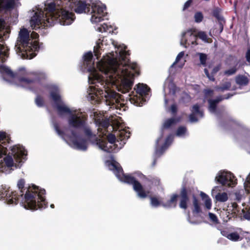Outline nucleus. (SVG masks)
<instances>
[{"instance_id": "f257e3e1", "label": "nucleus", "mask_w": 250, "mask_h": 250, "mask_svg": "<svg viewBox=\"0 0 250 250\" xmlns=\"http://www.w3.org/2000/svg\"><path fill=\"white\" fill-rule=\"evenodd\" d=\"M25 184L24 179H20L17 184L20 190L19 194L21 197L20 204L26 209L37 210L46 208L47 202L44 196L45 190L34 184L25 188Z\"/></svg>"}, {"instance_id": "f03ea898", "label": "nucleus", "mask_w": 250, "mask_h": 250, "mask_svg": "<svg viewBox=\"0 0 250 250\" xmlns=\"http://www.w3.org/2000/svg\"><path fill=\"white\" fill-rule=\"evenodd\" d=\"M189 187L186 185H183L180 189L179 193L173 194L171 195L170 198L166 204H163L165 208H176L177 204L178 199L179 200V207L180 208L186 210L188 208V203L189 201L190 197L193 198V204L194 209L193 212L199 213L201 212V209L194 193Z\"/></svg>"}, {"instance_id": "7ed1b4c3", "label": "nucleus", "mask_w": 250, "mask_h": 250, "mask_svg": "<svg viewBox=\"0 0 250 250\" xmlns=\"http://www.w3.org/2000/svg\"><path fill=\"white\" fill-rule=\"evenodd\" d=\"M63 5L57 4L55 2H51L45 7L47 13L44 15V12L41 11L35 12L30 20L31 26L33 29L37 30L40 28V26L44 27H50L54 25L57 11L60 9Z\"/></svg>"}, {"instance_id": "20e7f679", "label": "nucleus", "mask_w": 250, "mask_h": 250, "mask_svg": "<svg viewBox=\"0 0 250 250\" xmlns=\"http://www.w3.org/2000/svg\"><path fill=\"white\" fill-rule=\"evenodd\" d=\"M111 166L117 177L121 181L132 185L133 189L137 193L140 198L144 199L147 197L150 191L146 190L142 184L134 177L125 174L119 163L116 162H112Z\"/></svg>"}, {"instance_id": "39448f33", "label": "nucleus", "mask_w": 250, "mask_h": 250, "mask_svg": "<svg viewBox=\"0 0 250 250\" xmlns=\"http://www.w3.org/2000/svg\"><path fill=\"white\" fill-rule=\"evenodd\" d=\"M120 70L117 65H110L106 68L104 72L106 74L111 73L114 75L120 76L123 77L122 81V86L125 90L124 92H127L132 88L133 84L134 74L131 70L128 68H123L121 70V74H119Z\"/></svg>"}, {"instance_id": "423d86ee", "label": "nucleus", "mask_w": 250, "mask_h": 250, "mask_svg": "<svg viewBox=\"0 0 250 250\" xmlns=\"http://www.w3.org/2000/svg\"><path fill=\"white\" fill-rule=\"evenodd\" d=\"M56 14L55 23L58 21L63 25L71 24L75 19L73 13L64 9L62 6L57 11Z\"/></svg>"}, {"instance_id": "0eeeda50", "label": "nucleus", "mask_w": 250, "mask_h": 250, "mask_svg": "<svg viewBox=\"0 0 250 250\" xmlns=\"http://www.w3.org/2000/svg\"><path fill=\"white\" fill-rule=\"evenodd\" d=\"M2 189L0 191V198L5 200L9 204H20L21 197L16 191H11L9 188H6V186H2Z\"/></svg>"}, {"instance_id": "6e6552de", "label": "nucleus", "mask_w": 250, "mask_h": 250, "mask_svg": "<svg viewBox=\"0 0 250 250\" xmlns=\"http://www.w3.org/2000/svg\"><path fill=\"white\" fill-rule=\"evenodd\" d=\"M30 41V33L28 30L25 28L21 29L15 45L17 51L19 52L22 53L24 48H26V46H27L28 44H29V42Z\"/></svg>"}, {"instance_id": "1a4fd4ad", "label": "nucleus", "mask_w": 250, "mask_h": 250, "mask_svg": "<svg viewBox=\"0 0 250 250\" xmlns=\"http://www.w3.org/2000/svg\"><path fill=\"white\" fill-rule=\"evenodd\" d=\"M51 98L54 101L56 108L59 116H62L65 114L71 115L72 112L70 109L65 105L62 102L61 97L56 91H52L50 93Z\"/></svg>"}, {"instance_id": "9d476101", "label": "nucleus", "mask_w": 250, "mask_h": 250, "mask_svg": "<svg viewBox=\"0 0 250 250\" xmlns=\"http://www.w3.org/2000/svg\"><path fill=\"white\" fill-rule=\"evenodd\" d=\"M215 179L217 183L227 187H233L237 184V179L230 172H221Z\"/></svg>"}, {"instance_id": "9b49d317", "label": "nucleus", "mask_w": 250, "mask_h": 250, "mask_svg": "<svg viewBox=\"0 0 250 250\" xmlns=\"http://www.w3.org/2000/svg\"><path fill=\"white\" fill-rule=\"evenodd\" d=\"M32 78L21 77L19 80L21 83H23L26 84L31 83H40L42 81L45 80L47 78L46 74L42 71H37L31 73Z\"/></svg>"}, {"instance_id": "f8f14e48", "label": "nucleus", "mask_w": 250, "mask_h": 250, "mask_svg": "<svg viewBox=\"0 0 250 250\" xmlns=\"http://www.w3.org/2000/svg\"><path fill=\"white\" fill-rule=\"evenodd\" d=\"M90 6L92 9L91 13H93L91 19L92 22L97 23L104 20V17L105 13L104 12L106 10L105 7L96 3H92Z\"/></svg>"}, {"instance_id": "ddd939ff", "label": "nucleus", "mask_w": 250, "mask_h": 250, "mask_svg": "<svg viewBox=\"0 0 250 250\" xmlns=\"http://www.w3.org/2000/svg\"><path fill=\"white\" fill-rule=\"evenodd\" d=\"M72 9L77 14L88 13L90 11V4L86 3V0H68Z\"/></svg>"}, {"instance_id": "4468645a", "label": "nucleus", "mask_w": 250, "mask_h": 250, "mask_svg": "<svg viewBox=\"0 0 250 250\" xmlns=\"http://www.w3.org/2000/svg\"><path fill=\"white\" fill-rule=\"evenodd\" d=\"M86 117L83 116H78L71 114L68 118V122L69 126L75 128H81L85 127Z\"/></svg>"}, {"instance_id": "2eb2a0df", "label": "nucleus", "mask_w": 250, "mask_h": 250, "mask_svg": "<svg viewBox=\"0 0 250 250\" xmlns=\"http://www.w3.org/2000/svg\"><path fill=\"white\" fill-rule=\"evenodd\" d=\"M39 49V42L38 41H31L29 42V44L26 48H24L21 53L22 57L24 59H31L36 56L35 53L33 51H38Z\"/></svg>"}, {"instance_id": "dca6fc26", "label": "nucleus", "mask_w": 250, "mask_h": 250, "mask_svg": "<svg viewBox=\"0 0 250 250\" xmlns=\"http://www.w3.org/2000/svg\"><path fill=\"white\" fill-rule=\"evenodd\" d=\"M195 32L196 30L195 29H189L186 32L183 33V39L181 42V44L186 47L187 45H189L190 44H198L196 42L197 36L195 34Z\"/></svg>"}, {"instance_id": "f3484780", "label": "nucleus", "mask_w": 250, "mask_h": 250, "mask_svg": "<svg viewBox=\"0 0 250 250\" xmlns=\"http://www.w3.org/2000/svg\"><path fill=\"white\" fill-rule=\"evenodd\" d=\"M69 139L73 145L76 148L83 150L87 149L86 141L84 139H78V135L73 129L71 130V135Z\"/></svg>"}, {"instance_id": "a211bd4d", "label": "nucleus", "mask_w": 250, "mask_h": 250, "mask_svg": "<svg viewBox=\"0 0 250 250\" xmlns=\"http://www.w3.org/2000/svg\"><path fill=\"white\" fill-rule=\"evenodd\" d=\"M11 152L15 161L18 163L22 162L27 155V152L22 146H14L11 149Z\"/></svg>"}, {"instance_id": "6ab92c4d", "label": "nucleus", "mask_w": 250, "mask_h": 250, "mask_svg": "<svg viewBox=\"0 0 250 250\" xmlns=\"http://www.w3.org/2000/svg\"><path fill=\"white\" fill-rule=\"evenodd\" d=\"M122 95L115 91H112L108 94V97H106V103L108 104L113 106L118 105L119 103L121 100Z\"/></svg>"}, {"instance_id": "aec40b11", "label": "nucleus", "mask_w": 250, "mask_h": 250, "mask_svg": "<svg viewBox=\"0 0 250 250\" xmlns=\"http://www.w3.org/2000/svg\"><path fill=\"white\" fill-rule=\"evenodd\" d=\"M190 110L191 113L189 115V118L191 122H195L198 121L196 115L200 118H202L204 116V112L200 109V107L198 104L193 105Z\"/></svg>"}, {"instance_id": "412c9836", "label": "nucleus", "mask_w": 250, "mask_h": 250, "mask_svg": "<svg viewBox=\"0 0 250 250\" xmlns=\"http://www.w3.org/2000/svg\"><path fill=\"white\" fill-rule=\"evenodd\" d=\"M15 5V0H0V12L13 9Z\"/></svg>"}, {"instance_id": "4be33fe9", "label": "nucleus", "mask_w": 250, "mask_h": 250, "mask_svg": "<svg viewBox=\"0 0 250 250\" xmlns=\"http://www.w3.org/2000/svg\"><path fill=\"white\" fill-rule=\"evenodd\" d=\"M0 72L3 79L5 81H8L6 76H7L9 78L13 79L16 77L17 76L16 74L14 73L9 67L4 65H1L0 67Z\"/></svg>"}, {"instance_id": "5701e85b", "label": "nucleus", "mask_w": 250, "mask_h": 250, "mask_svg": "<svg viewBox=\"0 0 250 250\" xmlns=\"http://www.w3.org/2000/svg\"><path fill=\"white\" fill-rule=\"evenodd\" d=\"M134 90L140 97H142L147 94V92L150 90V88L146 84L138 83L136 85Z\"/></svg>"}, {"instance_id": "b1692460", "label": "nucleus", "mask_w": 250, "mask_h": 250, "mask_svg": "<svg viewBox=\"0 0 250 250\" xmlns=\"http://www.w3.org/2000/svg\"><path fill=\"white\" fill-rule=\"evenodd\" d=\"M92 58L93 54L91 51L86 53L83 56L84 64L86 65L87 67H88L89 65H90L89 68H88L89 71H91L92 69H95L94 62L91 63Z\"/></svg>"}, {"instance_id": "393cba45", "label": "nucleus", "mask_w": 250, "mask_h": 250, "mask_svg": "<svg viewBox=\"0 0 250 250\" xmlns=\"http://www.w3.org/2000/svg\"><path fill=\"white\" fill-rule=\"evenodd\" d=\"M178 120L175 118H168L165 121L162 126V133L165 129H169L173 125L176 124Z\"/></svg>"}, {"instance_id": "a878e982", "label": "nucleus", "mask_w": 250, "mask_h": 250, "mask_svg": "<svg viewBox=\"0 0 250 250\" xmlns=\"http://www.w3.org/2000/svg\"><path fill=\"white\" fill-rule=\"evenodd\" d=\"M164 137V134L161 133L160 136L157 139L156 142V153L157 155H162L165 150L167 148V146H166L163 145L161 147H159V145L160 142L162 141Z\"/></svg>"}, {"instance_id": "bb28decb", "label": "nucleus", "mask_w": 250, "mask_h": 250, "mask_svg": "<svg viewBox=\"0 0 250 250\" xmlns=\"http://www.w3.org/2000/svg\"><path fill=\"white\" fill-rule=\"evenodd\" d=\"M235 82L240 86H246L248 84L249 81L248 78L242 75H239L235 78Z\"/></svg>"}, {"instance_id": "cd10ccee", "label": "nucleus", "mask_w": 250, "mask_h": 250, "mask_svg": "<svg viewBox=\"0 0 250 250\" xmlns=\"http://www.w3.org/2000/svg\"><path fill=\"white\" fill-rule=\"evenodd\" d=\"M215 200L219 202H225L228 200V195L226 192H218L215 197Z\"/></svg>"}, {"instance_id": "c85d7f7f", "label": "nucleus", "mask_w": 250, "mask_h": 250, "mask_svg": "<svg viewBox=\"0 0 250 250\" xmlns=\"http://www.w3.org/2000/svg\"><path fill=\"white\" fill-rule=\"evenodd\" d=\"M208 110L212 113H215L217 110L218 104L213 100L211 99H208Z\"/></svg>"}, {"instance_id": "c756f323", "label": "nucleus", "mask_w": 250, "mask_h": 250, "mask_svg": "<svg viewBox=\"0 0 250 250\" xmlns=\"http://www.w3.org/2000/svg\"><path fill=\"white\" fill-rule=\"evenodd\" d=\"M231 84L229 82H227L222 84L221 86L216 87L217 90L224 92L225 90H229L231 88Z\"/></svg>"}, {"instance_id": "7c9ffc66", "label": "nucleus", "mask_w": 250, "mask_h": 250, "mask_svg": "<svg viewBox=\"0 0 250 250\" xmlns=\"http://www.w3.org/2000/svg\"><path fill=\"white\" fill-rule=\"evenodd\" d=\"M201 196L203 199H205V206L207 208L209 209L211 207V199L209 198L208 196L205 193L202 192Z\"/></svg>"}, {"instance_id": "2f4dec72", "label": "nucleus", "mask_w": 250, "mask_h": 250, "mask_svg": "<svg viewBox=\"0 0 250 250\" xmlns=\"http://www.w3.org/2000/svg\"><path fill=\"white\" fill-rule=\"evenodd\" d=\"M53 126L57 133L62 138H63L65 136V133L60 129L59 123L56 122H54L53 123Z\"/></svg>"}, {"instance_id": "473e14b6", "label": "nucleus", "mask_w": 250, "mask_h": 250, "mask_svg": "<svg viewBox=\"0 0 250 250\" xmlns=\"http://www.w3.org/2000/svg\"><path fill=\"white\" fill-rule=\"evenodd\" d=\"M3 160L6 166L7 167H10L13 166L14 161L12 156L8 155L4 158Z\"/></svg>"}, {"instance_id": "72a5a7b5", "label": "nucleus", "mask_w": 250, "mask_h": 250, "mask_svg": "<svg viewBox=\"0 0 250 250\" xmlns=\"http://www.w3.org/2000/svg\"><path fill=\"white\" fill-rule=\"evenodd\" d=\"M150 203L151 205L154 207H157L159 206L160 205L163 206L164 207H165L163 206V204H165V203H162L160 201L158 200V199L156 197H150ZM166 203H165L166 204Z\"/></svg>"}, {"instance_id": "f704fd0d", "label": "nucleus", "mask_w": 250, "mask_h": 250, "mask_svg": "<svg viewBox=\"0 0 250 250\" xmlns=\"http://www.w3.org/2000/svg\"><path fill=\"white\" fill-rule=\"evenodd\" d=\"M204 98L205 99H210L214 94V90L211 89H204L203 90Z\"/></svg>"}, {"instance_id": "c9c22d12", "label": "nucleus", "mask_w": 250, "mask_h": 250, "mask_svg": "<svg viewBox=\"0 0 250 250\" xmlns=\"http://www.w3.org/2000/svg\"><path fill=\"white\" fill-rule=\"evenodd\" d=\"M112 28V26L111 25H108L106 23H104L101 25L100 27L98 28V31L100 32H111V29Z\"/></svg>"}, {"instance_id": "e433bc0d", "label": "nucleus", "mask_w": 250, "mask_h": 250, "mask_svg": "<svg viewBox=\"0 0 250 250\" xmlns=\"http://www.w3.org/2000/svg\"><path fill=\"white\" fill-rule=\"evenodd\" d=\"M35 102L38 107H42L44 105V102L43 98L40 95H38L35 98Z\"/></svg>"}, {"instance_id": "4c0bfd02", "label": "nucleus", "mask_w": 250, "mask_h": 250, "mask_svg": "<svg viewBox=\"0 0 250 250\" xmlns=\"http://www.w3.org/2000/svg\"><path fill=\"white\" fill-rule=\"evenodd\" d=\"M98 145L100 148L102 150H104L105 151L110 152V150L109 147L107 146V143L106 141H100L99 143H98Z\"/></svg>"}, {"instance_id": "58836bf2", "label": "nucleus", "mask_w": 250, "mask_h": 250, "mask_svg": "<svg viewBox=\"0 0 250 250\" xmlns=\"http://www.w3.org/2000/svg\"><path fill=\"white\" fill-rule=\"evenodd\" d=\"M226 237L230 240L237 241L239 239L240 236L236 232H232L228 234Z\"/></svg>"}, {"instance_id": "ea45409f", "label": "nucleus", "mask_w": 250, "mask_h": 250, "mask_svg": "<svg viewBox=\"0 0 250 250\" xmlns=\"http://www.w3.org/2000/svg\"><path fill=\"white\" fill-rule=\"evenodd\" d=\"M217 20L218 23L219 29L220 30L219 33H221L223 30L224 25L226 23V21L223 17Z\"/></svg>"}, {"instance_id": "a19ab883", "label": "nucleus", "mask_w": 250, "mask_h": 250, "mask_svg": "<svg viewBox=\"0 0 250 250\" xmlns=\"http://www.w3.org/2000/svg\"><path fill=\"white\" fill-rule=\"evenodd\" d=\"M198 55H199V59L201 64L204 66H206V62L207 60V55L206 54L202 53H198Z\"/></svg>"}, {"instance_id": "79ce46f5", "label": "nucleus", "mask_w": 250, "mask_h": 250, "mask_svg": "<svg viewBox=\"0 0 250 250\" xmlns=\"http://www.w3.org/2000/svg\"><path fill=\"white\" fill-rule=\"evenodd\" d=\"M130 133L129 132H125V130H123L119 132L120 139L121 140L124 139H128L130 137Z\"/></svg>"}, {"instance_id": "37998d69", "label": "nucleus", "mask_w": 250, "mask_h": 250, "mask_svg": "<svg viewBox=\"0 0 250 250\" xmlns=\"http://www.w3.org/2000/svg\"><path fill=\"white\" fill-rule=\"evenodd\" d=\"M196 36H197V38H199L205 42H208V36L205 32H203V31H200L198 33V34L196 35Z\"/></svg>"}, {"instance_id": "c03bdc74", "label": "nucleus", "mask_w": 250, "mask_h": 250, "mask_svg": "<svg viewBox=\"0 0 250 250\" xmlns=\"http://www.w3.org/2000/svg\"><path fill=\"white\" fill-rule=\"evenodd\" d=\"M203 15L201 12H196L194 15L195 21L196 22H201L203 21Z\"/></svg>"}, {"instance_id": "a18cd8bd", "label": "nucleus", "mask_w": 250, "mask_h": 250, "mask_svg": "<svg viewBox=\"0 0 250 250\" xmlns=\"http://www.w3.org/2000/svg\"><path fill=\"white\" fill-rule=\"evenodd\" d=\"M242 212L244 217L247 220H250V208L246 207L243 208Z\"/></svg>"}, {"instance_id": "49530a36", "label": "nucleus", "mask_w": 250, "mask_h": 250, "mask_svg": "<svg viewBox=\"0 0 250 250\" xmlns=\"http://www.w3.org/2000/svg\"><path fill=\"white\" fill-rule=\"evenodd\" d=\"M187 131V128L185 126H180L178 128L176 131V135L177 136H182L184 135Z\"/></svg>"}, {"instance_id": "de8ad7c7", "label": "nucleus", "mask_w": 250, "mask_h": 250, "mask_svg": "<svg viewBox=\"0 0 250 250\" xmlns=\"http://www.w3.org/2000/svg\"><path fill=\"white\" fill-rule=\"evenodd\" d=\"M220 9L218 8H215L213 9L212 11V15L216 19H218L223 17L222 16L220 15Z\"/></svg>"}, {"instance_id": "09e8293b", "label": "nucleus", "mask_w": 250, "mask_h": 250, "mask_svg": "<svg viewBox=\"0 0 250 250\" xmlns=\"http://www.w3.org/2000/svg\"><path fill=\"white\" fill-rule=\"evenodd\" d=\"M244 187L246 190L250 192V173L247 177L246 180L244 183Z\"/></svg>"}, {"instance_id": "8fccbe9b", "label": "nucleus", "mask_w": 250, "mask_h": 250, "mask_svg": "<svg viewBox=\"0 0 250 250\" xmlns=\"http://www.w3.org/2000/svg\"><path fill=\"white\" fill-rule=\"evenodd\" d=\"M6 133L5 132H0V143L6 145V143L3 142L5 140H7Z\"/></svg>"}, {"instance_id": "3c124183", "label": "nucleus", "mask_w": 250, "mask_h": 250, "mask_svg": "<svg viewBox=\"0 0 250 250\" xmlns=\"http://www.w3.org/2000/svg\"><path fill=\"white\" fill-rule=\"evenodd\" d=\"M7 149L0 144V158L6 154Z\"/></svg>"}, {"instance_id": "603ef678", "label": "nucleus", "mask_w": 250, "mask_h": 250, "mask_svg": "<svg viewBox=\"0 0 250 250\" xmlns=\"http://www.w3.org/2000/svg\"><path fill=\"white\" fill-rule=\"evenodd\" d=\"M237 69L235 67H233L227 70L225 72V74L228 75H232L236 73Z\"/></svg>"}, {"instance_id": "864d4df0", "label": "nucleus", "mask_w": 250, "mask_h": 250, "mask_svg": "<svg viewBox=\"0 0 250 250\" xmlns=\"http://www.w3.org/2000/svg\"><path fill=\"white\" fill-rule=\"evenodd\" d=\"M184 56V51H182V52H180L177 56L175 61L173 63L172 66L175 65L177 63H178L179 62V61Z\"/></svg>"}, {"instance_id": "5fc2aeb1", "label": "nucleus", "mask_w": 250, "mask_h": 250, "mask_svg": "<svg viewBox=\"0 0 250 250\" xmlns=\"http://www.w3.org/2000/svg\"><path fill=\"white\" fill-rule=\"evenodd\" d=\"M209 219L211 221H212L213 223H217L218 222V218L215 214L213 213L209 212L208 213Z\"/></svg>"}, {"instance_id": "6e6d98bb", "label": "nucleus", "mask_w": 250, "mask_h": 250, "mask_svg": "<svg viewBox=\"0 0 250 250\" xmlns=\"http://www.w3.org/2000/svg\"><path fill=\"white\" fill-rule=\"evenodd\" d=\"M107 140L109 143L113 144L115 142V136L112 134H110L107 136Z\"/></svg>"}, {"instance_id": "4d7b16f0", "label": "nucleus", "mask_w": 250, "mask_h": 250, "mask_svg": "<svg viewBox=\"0 0 250 250\" xmlns=\"http://www.w3.org/2000/svg\"><path fill=\"white\" fill-rule=\"evenodd\" d=\"M204 72L207 76V77L211 81L214 82L215 81V78L213 77V76L211 75V74L209 73L208 70L207 68L204 69Z\"/></svg>"}, {"instance_id": "13d9d810", "label": "nucleus", "mask_w": 250, "mask_h": 250, "mask_svg": "<svg viewBox=\"0 0 250 250\" xmlns=\"http://www.w3.org/2000/svg\"><path fill=\"white\" fill-rule=\"evenodd\" d=\"M172 142V138L171 135H168L166 139L164 145L168 147V146L171 144Z\"/></svg>"}, {"instance_id": "bf43d9fd", "label": "nucleus", "mask_w": 250, "mask_h": 250, "mask_svg": "<svg viewBox=\"0 0 250 250\" xmlns=\"http://www.w3.org/2000/svg\"><path fill=\"white\" fill-rule=\"evenodd\" d=\"M178 111L177 106L175 104H172L170 106V111L173 115H175Z\"/></svg>"}, {"instance_id": "052dcab7", "label": "nucleus", "mask_w": 250, "mask_h": 250, "mask_svg": "<svg viewBox=\"0 0 250 250\" xmlns=\"http://www.w3.org/2000/svg\"><path fill=\"white\" fill-rule=\"evenodd\" d=\"M192 3V0H188V1H187L184 5L183 10L185 11L186 9H187L188 8H189L190 6Z\"/></svg>"}, {"instance_id": "680f3d73", "label": "nucleus", "mask_w": 250, "mask_h": 250, "mask_svg": "<svg viewBox=\"0 0 250 250\" xmlns=\"http://www.w3.org/2000/svg\"><path fill=\"white\" fill-rule=\"evenodd\" d=\"M83 128H84V134L88 137H91L92 135L91 130L88 128H86V127H84Z\"/></svg>"}, {"instance_id": "e2e57ef3", "label": "nucleus", "mask_w": 250, "mask_h": 250, "mask_svg": "<svg viewBox=\"0 0 250 250\" xmlns=\"http://www.w3.org/2000/svg\"><path fill=\"white\" fill-rule=\"evenodd\" d=\"M245 57L247 61L250 64V46L246 51Z\"/></svg>"}, {"instance_id": "0e129e2a", "label": "nucleus", "mask_w": 250, "mask_h": 250, "mask_svg": "<svg viewBox=\"0 0 250 250\" xmlns=\"http://www.w3.org/2000/svg\"><path fill=\"white\" fill-rule=\"evenodd\" d=\"M100 125L104 128H107L109 126V123L108 120H104L101 123Z\"/></svg>"}, {"instance_id": "69168bd1", "label": "nucleus", "mask_w": 250, "mask_h": 250, "mask_svg": "<svg viewBox=\"0 0 250 250\" xmlns=\"http://www.w3.org/2000/svg\"><path fill=\"white\" fill-rule=\"evenodd\" d=\"M219 70H220L219 66H215L213 68V69L212 70V71L211 72V75H212L213 76V77H214L215 74H216L217 72H218Z\"/></svg>"}, {"instance_id": "338daca9", "label": "nucleus", "mask_w": 250, "mask_h": 250, "mask_svg": "<svg viewBox=\"0 0 250 250\" xmlns=\"http://www.w3.org/2000/svg\"><path fill=\"white\" fill-rule=\"evenodd\" d=\"M94 54L95 56L96 57L97 59L98 60L101 56V53L99 49V48L97 47L96 49H94Z\"/></svg>"}, {"instance_id": "774afa93", "label": "nucleus", "mask_w": 250, "mask_h": 250, "mask_svg": "<svg viewBox=\"0 0 250 250\" xmlns=\"http://www.w3.org/2000/svg\"><path fill=\"white\" fill-rule=\"evenodd\" d=\"M148 180L149 182H150L152 183H154L155 184L157 183L159 184V183L160 182V180L157 177L152 178L151 179H148Z\"/></svg>"}]
</instances>
